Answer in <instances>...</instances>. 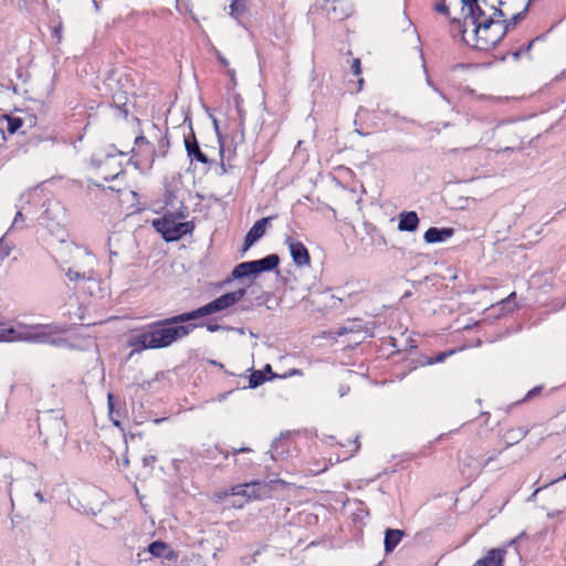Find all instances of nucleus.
<instances>
[{
	"label": "nucleus",
	"mask_w": 566,
	"mask_h": 566,
	"mask_svg": "<svg viewBox=\"0 0 566 566\" xmlns=\"http://www.w3.org/2000/svg\"><path fill=\"white\" fill-rule=\"evenodd\" d=\"M192 321L189 312L156 321L138 334L137 344L146 349L166 348L188 336L195 328L202 326V324L191 323Z\"/></svg>",
	"instance_id": "f257e3e1"
},
{
	"label": "nucleus",
	"mask_w": 566,
	"mask_h": 566,
	"mask_svg": "<svg viewBox=\"0 0 566 566\" xmlns=\"http://www.w3.org/2000/svg\"><path fill=\"white\" fill-rule=\"evenodd\" d=\"M188 217V208L180 202L179 208L175 211L167 210V212L158 219L153 220L154 229L161 234L166 242H175L180 240L186 234H191L195 230L192 221H185Z\"/></svg>",
	"instance_id": "f03ea898"
},
{
	"label": "nucleus",
	"mask_w": 566,
	"mask_h": 566,
	"mask_svg": "<svg viewBox=\"0 0 566 566\" xmlns=\"http://www.w3.org/2000/svg\"><path fill=\"white\" fill-rule=\"evenodd\" d=\"M505 36V29L502 23L493 17L482 20V23L475 24L472 29V48L480 51L493 49Z\"/></svg>",
	"instance_id": "7ed1b4c3"
},
{
	"label": "nucleus",
	"mask_w": 566,
	"mask_h": 566,
	"mask_svg": "<svg viewBox=\"0 0 566 566\" xmlns=\"http://www.w3.org/2000/svg\"><path fill=\"white\" fill-rule=\"evenodd\" d=\"M45 207L40 217V223L59 241L63 242L66 238V210L63 205L54 199L46 200Z\"/></svg>",
	"instance_id": "20e7f679"
},
{
	"label": "nucleus",
	"mask_w": 566,
	"mask_h": 566,
	"mask_svg": "<svg viewBox=\"0 0 566 566\" xmlns=\"http://www.w3.org/2000/svg\"><path fill=\"white\" fill-rule=\"evenodd\" d=\"M39 432L43 437V442L62 443L66 436V423L61 416L53 411L44 412L38 419Z\"/></svg>",
	"instance_id": "39448f33"
},
{
	"label": "nucleus",
	"mask_w": 566,
	"mask_h": 566,
	"mask_svg": "<svg viewBox=\"0 0 566 566\" xmlns=\"http://www.w3.org/2000/svg\"><path fill=\"white\" fill-rule=\"evenodd\" d=\"M279 263L280 258L274 253L259 260L241 262L233 268L231 279L241 280L247 276H256L262 272L276 269Z\"/></svg>",
	"instance_id": "423d86ee"
},
{
	"label": "nucleus",
	"mask_w": 566,
	"mask_h": 566,
	"mask_svg": "<svg viewBox=\"0 0 566 566\" xmlns=\"http://www.w3.org/2000/svg\"><path fill=\"white\" fill-rule=\"evenodd\" d=\"M247 293L245 289H239L233 292L226 293L216 300L207 303L203 306H200L193 311H190V315L193 321H197L201 317L228 310L229 307L237 304L239 301H241Z\"/></svg>",
	"instance_id": "0eeeda50"
},
{
	"label": "nucleus",
	"mask_w": 566,
	"mask_h": 566,
	"mask_svg": "<svg viewBox=\"0 0 566 566\" xmlns=\"http://www.w3.org/2000/svg\"><path fill=\"white\" fill-rule=\"evenodd\" d=\"M111 260L113 258L129 259L136 250V240L129 232H114L108 237Z\"/></svg>",
	"instance_id": "6e6552de"
},
{
	"label": "nucleus",
	"mask_w": 566,
	"mask_h": 566,
	"mask_svg": "<svg viewBox=\"0 0 566 566\" xmlns=\"http://www.w3.org/2000/svg\"><path fill=\"white\" fill-rule=\"evenodd\" d=\"M77 258H82V262H75L73 268L65 271V275L70 281H90L94 275V256L86 250L75 247Z\"/></svg>",
	"instance_id": "1a4fd4ad"
},
{
	"label": "nucleus",
	"mask_w": 566,
	"mask_h": 566,
	"mask_svg": "<svg viewBox=\"0 0 566 566\" xmlns=\"http://www.w3.org/2000/svg\"><path fill=\"white\" fill-rule=\"evenodd\" d=\"M62 332H64V329L56 325H35L24 331V334L8 338L11 340L48 344L52 334H60Z\"/></svg>",
	"instance_id": "9d476101"
},
{
	"label": "nucleus",
	"mask_w": 566,
	"mask_h": 566,
	"mask_svg": "<svg viewBox=\"0 0 566 566\" xmlns=\"http://www.w3.org/2000/svg\"><path fill=\"white\" fill-rule=\"evenodd\" d=\"M464 22L470 23L473 28L475 24L482 23L488 18L482 4L486 6V0H461Z\"/></svg>",
	"instance_id": "9b49d317"
},
{
	"label": "nucleus",
	"mask_w": 566,
	"mask_h": 566,
	"mask_svg": "<svg viewBox=\"0 0 566 566\" xmlns=\"http://www.w3.org/2000/svg\"><path fill=\"white\" fill-rule=\"evenodd\" d=\"M284 243L289 247L293 262L297 266L310 265L311 258L308 250L301 241H296L291 237H286Z\"/></svg>",
	"instance_id": "f8f14e48"
},
{
	"label": "nucleus",
	"mask_w": 566,
	"mask_h": 566,
	"mask_svg": "<svg viewBox=\"0 0 566 566\" xmlns=\"http://www.w3.org/2000/svg\"><path fill=\"white\" fill-rule=\"evenodd\" d=\"M185 148L191 161H198L205 165L211 163L208 156L201 150L192 129L188 136H185Z\"/></svg>",
	"instance_id": "ddd939ff"
},
{
	"label": "nucleus",
	"mask_w": 566,
	"mask_h": 566,
	"mask_svg": "<svg viewBox=\"0 0 566 566\" xmlns=\"http://www.w3.org/2000/svg\"><path fill=\"white\" fill-rule=\"evenodd\" d=\"M273 218L274 217L262 218L252 226V228L248 231L244 238L243 252L249 250L258 240H260L264 235L266 224Z\"/></svg>",
	"instance_id": "4468645a"
},
{
	"label": "nucleus",
	"mask_w": 566,
	"mask_h": 566,
	"mask_svg": "<svg viewBox=\"0 0 566 566\" xmlns=\"http://www.w3.org/2000/svg\"><path fill=\"white\" fill-rule=\"evenodd\" d=\"M266 486L261 482L254 481L251 483H244L240 485H235L231 488V495H243L249 499H259L261 497L260 491L265 489Z\"/></svg>",
	"instance_id": "2eb2a0df"
},
{
	"label": "nucleus",
	"mask_w": 566,
	"mask_h": 566,
	"mask_svg": "<svg viewBox=\"0 0 566 566\" xmlns=\"http://www.w3.org/2000/svg\"><path fill=\"white\" fill-rule=\"evenodd\" d=\"M147 551L154 556L166 560H176L178 554L165 542L155 541L148 545Z\"/></svg>",
	"instance_id": "dca6fc26"
},
{
	"label": "nucleus",
	"mask_w": 566,
	"mask_h": 566,
	"mask_svg": "<svg viewBox=\"0 0 566 566\" xmlns=\"http://www.w3.org/2000/svg\"><path fill=\"white\" fill-rule=\"evenodd\" d=\"M453 233H454V230L452 228L431 227L424 232L423 240L427 243L443 242L447 239L451 238L453 235Z\"/></svg>",
	"instance_id": "f3484780"
},
{
	"label": "nucleus",
	"mask_w": 566,
	"mask_h": 566,
	"mask_svg": "<svg viewBox=\"0 0 566 566\" xmlns=\"http://www.w3.org/2000/svg\"><path fill=\"white\" fill-rule=\"evenodd\" d=\"M419 217L415 211H403L399 214L398 230L413 232L419 227Z\"/></svg>",
	"instance_id": "a211bd4d"
},
{
	"label": "nucleus",
	"mask_w": 566,
	"mask_h": 566,
	"mask_svg": "<svg viewBox=\"0 0 566 566\" xmlns=\"http://www.w3.org/2000/svg\"><path fill=\"white\" fill-rule=\"evenodd\" d=\"M406 533L397 528H387L385 531L384 548L386 554H390L399 545Z\"/></svg>",
	"instance_id": "6ab92c4d"
},
{
	"label": "nucleus",
	"mask_w": 566,
	"mask_h": 566,
	"mask_svg": "<svg viewBox=\"0 0 566 566\" xmlns=\"http://www.w3.org/2000/svg\"><path fill=\"white\" fill-rule=\"evenodd\" d=\"M505 553L504 548H492L484 557L478 559L474 566H502Z\"/></svg>",
	"instance_id": "aec40b11"
},
{
	"label": "nucleus",
	"mask_w": 566,
	"mask_h": 566,
	"mask_svg": "<svg viewBox=\"0 0 566 566\" xmlns=\"http://www.w3.org/2000/svg\"><path fill=\"white\" fill-rule=\"evenodd\" d=\"M469 23H465L464 20L461 21L459 19H453L451 21L450 25V32L453 38L461 36V40L472 46V35L470 38L467 36V25Z\"/></svg>",
	"instance_id": "412c9836"
},
{
	"label": "nucleus",
	"mask_w": 566,
	"mask_h": 566,
	"mask_svg": "<svg viewBox=\"0 0 566 566\" xmlns=\"http://www.w3.org/2000/svg\"><path fill=\"white\" fill-rule=\"evenodd\" d=\"M530 10V2H526L523 10L513 14L510 19L497 20L502 23V29H505V35L507 32L515 28V25L523 20Z\"/></svg>",
	"instance_id": "4be33fe9"
},
{
	"label": "nucleus",
	"mask_w": 566,
	"mask_h": 566,
	"mask_svg": "<svg viewBox=\"0 0 566 566\" xmlns=\"http://www.w3.org/2000/svg\"><path fill=\"white\" fill-rule=\"evenodd\" d=\"M7 119V130L10 134H14L20 129L24 128L25 120L21 119V116H6Z\"/></svg>",
	"instance_id": "5701e85b"
},
{
	"label": "nucleus",
	"mask_w": 566,
	"mask_h": 566,
	"mask_svg": "<svg viewBox=\"0 0 566 566\" xmlns=\"http://www.w3.org/2000/svg\"><path fill=\"white\" fill-rule=\"evenodd\" d=\"M269 380L263 370H253L249 377V388H256Z\"/></svg>",
	"instance_id": "b1692460"
},
{
	"label": "nucleus",
	"mask_w": 566,
	"mask_h": 566,
	"mask_svg": "<svg viewBox=\"0 0 566 566\" xmlns=\"http://www.w3.org/2000/svg\"><path fill=\"white\" fill-rule=\"evenodd\" d=\"M526 434H527V430H524L522 428L507 431L505 434L506 439L509 440L507 447L518 442L520 440L525 438Z\"/></svg>",
	"instance_id": "393cba45"
},
{
	"label": "nucleus",
	"mask_w": 566,
	"mask_h": 566,
	"mask_svg": "<svg viewBox=\"0 0 566 566\" xmlns=\"http://www.w3.org/2000/svg\"><path fill=\"white\" fill-rule=\"evenodd\" d=\"M455 352H457L455 349L441 352L437 356L428 357L426 359V361L422 363V365H433V364L443 363L449 356L453 355Z\"/></svg>",
	"instance_id": "a878e982"
},
{
	"label": "nucleus",
	"mask_w": 566,
	"mask_h": 566,
	"mask_svg": "<svg viewBox=\"0 0 566 566\" xmlns=\"http://www.w3.org/2000/svg\"><path fill=\"white\" fill-rule=\"evenodd\" d=\"M48 344L55 346V347H63V348L71 347L69 340L66 338L57 336V334H52Z\"/></svg>",
	"instance_id": "bb28decb"
},
{
	"label": "nucleus",
	"mask_w": 566,
	"mask_h": 566,
	"mask_svg": "<svg viewBox=\"0 0 566 566\" xmlns=\"http://www.w3.org/2000/svg\"><path fill=\"white\" fill-rule=\"evenodd\" d=\"M13 244L8 242L4 237L0 239V259L3 260L10 255Z\"/></svg>",
	"instance_id": "cd10ccee"
},
{
	"label": "nucleus",
	"mask_w": 566,
	"mask_h": 566,
	"mask_svg": "<svg viewBox=\"0 0 566 566\" xmlns=\"http://www.w3.org/2000/svg\"><path fill=\"white\" fill-rule=\"evenodd\" d=\"M230 14L233 17H239L244 12V3L242 0H233L229 6Z\"/></svg>",
	"instance_id": "c85d7f7f"
},
{
	"label": "nucleus",
	"mask_w": 566,
	"mask_h": 566,
	"mask_svg": "<svg viewBox=\"0 0 566 566\" xmlns=\"http://www.w3.org/2000/svg\"><path fill=\"white\" fill-rule=\"evenodd\" d=\"M169 147H170V142H169L168 135L166 133L165 136H163L159 140V145H158L159 156L165 157Z\"/></svg>",
	"instance_id": "c756f323"
},
{
	"label": "nucleus",
	"mask_w": 566,
	"mask_h": 566,
	"mask_svg": "<svg viewBox=\"0 0 566 566\" xmlns=\"http://www.w3.org/2000/svg\"><path fill=\"white\" fill-rule=\"evenodd\" d=\"M19 334H24V332H18L15 331L14 328H7V329H3L0 334V340H4V342H12L11 339H9L8 337H11V336H18Z\"/></svg>",
	"instance_id": "7c9ffc66"
},
{
	"label": "nucleus",
	"mask_w": 566,
	"mask_h": 566,
	"mask_svg": "<svg viewBox=\"0 0 566 566\" xmlns=\"http://www.w3.org/2000/svg\"><path fill=\"white\" fill-rule=\"evenodd\" d=\"M23 222H24V218H23L22 211L19 210L15 213V217L12 221L11 229H22L24 227Z\"/></svg>",
	"instance_id": "2f4dec72"
},
{
	"label": "nucleus",
	"mask_w": 566,
	"mask_h": 566,
	"mask_svg": "<svg viewBox=\"0 0 566 566\" xmlns=\"http://www.w3.org/2000/svg\"><path fill=\"white\" fill-rule=\"evenodd\" d=\"M237 111H238V115H239V126H240V129H241V134L243 135L244 134V116H245V113L244 111L242 109L240 103L237 101Z\"/></svg>",
	"instance_id": "473e14b6"
},
{
	"label": "nucleus",
	"mask_w": 566,
	"mask_h": 566,
	"mask_svg": "<svg viewBox=\"0 0 566 566\" xmlns=\"http://www.w3.org/2000/svg\"><path fill=\"white\" fill-rule=\"evenodd\" d=\"M350 71L354 75H360L361 73V64L359 59H354L350 64Z\"/></svg>",
	"instance_id": "72a5a7b5"
},
{
	"label": "nucleus",
	"mask_w": 566,
	"mask_h": 566,
	"mask_svg": "<svg viewBox=\"0 0 566 566\" xmlns=\"http://www.w3.org/2000/svg\"><path fill=\"white\" fill-rule=\"evenodd\" d=\"M543 390V386H536L534 387L533 389H531L526 396H525V400H530V399H533L535 398L536 396H538Z\"/></svg>",
	"instance_id": "f704fd0d"
},
{
	"label": "nucleus",
	"mask_w": 566,
	"mask_h": 566,
	"mask_svg": "<svg viewBox=\"0 0 566 566\" xmlns=\"http://www.w3.org/2000/svg\"><path fill=\"white\" fill-rule=\"evenodd\" d=\"M21 119L25 120L24 128H31L36 124V117L33 115L25 114L24 116H21Z\"/></svg>",
	"instance_id": "c9c22d12"
},
{
	"label": "nucleus",
	"mask_w": 566,
	"mask_h": 566,
	"mask_svg": "<svg viewBox=\"0 0 566 566\" xmlns=\"http://www.w3.org/2000/svg\"><path fill=\"white\" fill-rule=\"evenodd\" d=\"M492 14L489 17H493L495 20H501L500 18L505 17L504 11L500 7L491 6Z\"/></svg>",
	"instance_id": "e433bc0d"
},
{
	"label": "nucleus",
	"mask_w": 566,
	"mask_h": 566,
	"mask_svg": "<svg viewBox=\"0 0 566 566\" xmlns=\"http://www.w3.org/2000/svg\"><path fill=\"white\" fill-rule=\"evenodd\" d=\"M213 125H214V129H216V133H217V136H218V140L220 143V154L222 155L223 154V136L221 135V133L219 130V126H218V120L217 119H213Z\"/></svg>",
	"instance_id": "4c0bfd02"
},
{
	"label": "nucleus",
	"mask_w": 566,
	"mask_h": 566,
	"mask_svg": "<svg viewBox=\"0 0 566 566\" xmlns=\"http://www.w3.org/2000/svg\"><path fill=\"white\" fill-rule=\"evenodd\" d=\"M436 11L442 14H449V7L444 1L436 4Z\"/></svg>",
	"instance_id": "58836bf2"
},
{
	"label": "nucleus",
	"mask_w": 566,
	"mask_h": 566,
	"mask_svg": "<svg viewBox=\"0 0 566 566\" xmlns=\"http://www.w3.org/2000/svg\"><path fill=\"white\" fill-rule=\"evenodd\" d=\"M157 461V458L156 455H153V454H149V455H145L143 458V463L145 467H153V464Z\"/></svg>",
	"instance_id": "ea45409f"
},
{
	"label": "nucleus",
	"mask_w": 566,
	"mask_h": 566,
	"mask_svg": "<svg viewBox=\"0 0 566 566\" xmlns=\"http://www.w3.org/2000/svg\"><path fill=\"white\" fill-rule=\"evenodd\" d=\"M356 329V326H343L339 328L338 331V335H344V334H347V333H352Z\"/></svg>",
	"instance_id": "a19ab883"
},
{
	"label": "nucleus",
	"mask_w": 566,
	"mask_h": 566,
	"mask_svg": "<svg viewBox=\"0 0 566 566\" xmlns=\"http://www.w3.org/2000/svg\"><path fill=\"white\" fill-rule=\"evenodd\" d=\"M149 145V142L147 140V138L143 135H139L135 138V145Z\"/></svg>",
	"instance_id": "79ce46f5"
},
{
	"label": "nucleus",
	"mask_w": 566,
	"mask_h": 566,
	"mask_svg": "<svg viewBox=\"0 0 566 566\" xmlns=\"http://www.w3.org/2000/svg\"><path fill=\"white\" fill-rule=\"evenodd\" d=\"M263 371L264 375L270 374V376H268L269 379H273L276 377V375L272 371V367L269 364L264 367Z\"/></svg>",
	"instance_id": "37998d69"
},
{
	"label": "nucleus",
	"mask_w": 566,
	"mask_h": 566,
	"mask_svg": "<svg viewBox=\"0 0 566 566\" xmlns=\"http://www.w3.org/2000/svg\"><path fill=\"white\" fill-rule=\"evenodd\" d=\"M221 328H223V327H222L221 325H219V324H208V325H207V329H208L209 332H211V333H212V332H217V331H219V329H221Z\"/></svg>",
	"instance_id": "c03bdc74"
},
{
	"label": "nucleus",
	"mask_w": 566,
	"mask_h": 566,
	"mask_svg": "<svg viewBox=\"0 0 566 566\" xmlns=\"http://www.w3.org/2000/svg\"><path fill=\"white\" fill-rule=\"evenodd\" d=\"M537 39H538V38H536V39H534V40L530 41V42H528L524 48H522V49H521V50H522V52H523V53H528V52L531 51V49H532V46H533L534 42H535Z\"/></svg>",
	"instance_id": "a18cd8bd"
},
{
	"label": "nucleus",
	"mask_w": 566,
	"mask_h": 566,
	"mask_svg": "<svg viewBox=\"0 0 566 566\" xmlns=\"http://www.w3.org/2000/svg\"><path fill=\"white\" fill-rule=\"evenodd\" d=\"M252 450L250 448H239V449H235L233 448L231 453L233 455L238 454V453H241V452H251Z\"/></svg>",
	"instance_id": "49530a36"
},
{
	"label": "nucleus",
	"mask_w": 566,
	"mask_h": 566,
	"mask_svg": "<svg viewBox=\"0 0 566 566\" xmlns=\"http://www.w3.org/2000/svg\"><path fill=\"white\" fill-rule=\"evenodd\" d=\"M276 449H277V440H275L272 446H271V457L273 460H275V452H276Z\"/></svg>",
	"instance_id": "de8ad7c7"
},
{
	"label": "nucleus",
	"mask_w": 566,
	"mask_h": 566,
	"mask_svg": "<svg viewBox=\"0 0 566 566\" xmlns=\"http://www.w3.org/2000/svg\"><path fill=\"white\" fill-rule=\"evenodd\" d=\"M218 61L220 62V64H221V65H223L224 67H228L229 62H228V60H227L224 56H222L221 54H218Z\"/></svg>",
	"instance_id": "09e8293b"
},
{
	"label": "nucleus",
	"mask_w": 566,
	"mask_h": 566,
	"mask_svg": "<svg viewBox=\"0 0 566 566\" xmlns=\"http://www.w3.org/2000/svg\"><path fill=\"white\" fill-rule=\"evenodd\" d=\"M34 496L38 499L40 503H44L46 501L40 491L35 492Z\"/></svg>",
	"instance_id": "8fccbe9b"
},
{
	"label": "nucleus",
	"mask_w": 566,
	"mask_h": 566,
	"mask_svg": "<svg viewBox=\"0 0 566 566\" xmlns=\"http://www.w3.org/2000/svg\"><path fill=\"white\" fill-rule=\"evenodd\" d=\"M227 72H228V75L230 76L231 81L233 83H235V71L233 69H229Z\"/></svg>",
	"instance_id": "3c124183"
},
{
	"label": "nucleus",
	"mask_w": 566,
	"mask_h": 566,
	"mask_svg": "<svg viewBox=\"0 0 566 566\" xmlns=\"http://www.w3.org/2000/svg\"><path fill=\"white\" fill-rule=\"evenodd\" d=\"M547 485H548V484H546V485H544V486H542V488H537V489L533 492V494L528 497V501H533V500L535 499L536 494H537L542 489L546 488Z\"/></svg>",
	"instance_id": "603ef678"
},
{
	"label": "nucleus",
	"mask_w": 566,
	"mask_h": 566,
	"mask_svg": "<svg viewBox=\"0 0 566 566\" xmlns=\"http://www.w3.org/2000/svg\"><path fill=\"white\" fill-rule=\"evenodd\" d=\"M515 297H516V293H515V292H512V293L507 296V298H505L503 302H504V303H506V304H510V302H511L512 300H514Z\"/></svg>",
	"instance_id": "864d4df0"
},
{
	"label": "nucleus",
	"mask_w": 566,
	"mask_h": 566,
	"mask_svg": "<svg viewBox=\"0 0 566 566\" xmlns=\"http://www.w3.org/2000/svg\"><path fill=\"white\" fill-rule=\"evenodd\" d=\"M523 536H525L524 532H522L516 538L512 539L509 545H515V543Z\"/></svg>",
	"instance_id": "5fc2aeb1"
},
{
	"label": "nucleus",
	"mask_w": 566,
	"mask_h": 566,
	"mask_svg": "<svg viewBox=\"0 0 566 566\" xmlns=\"http://www.w3.org/2000/svg\"><path fill=\"white\" fill-rule=\"evenodd\" d=\"M522 53H523V52H522V50L520 49V50H517V51L513 52V53H512V55H513V57H514L515 60H518Z\"/></svg>",
	"instance_id": "6e6d98bb"
},
{
	"label": "nucleus",
	"mask_w": 566,
	"mask_h": 566,
	"mask_svg": "<svg viewBox=\"0 0 566 566\" xmlns=\"http://www.w3.org/2000/svg\"><path fill=\"white\" fill-rule=\"evenodd\" d=\"M112 399H113V396L109 394V395H108V407H109V412H111V413H112V410H113Z\"/></svg>",
	"instance_id": "4d7b16f0"
},
{
	"label": "nucleus",
	"mask_w": 566,
	"mask_h": 566,
	"mask_svg": "<svg viewBox=\"0 0 566 566\" xmlns=\"http://www.w3.org/2000/svg\"><path fill=\"white\" fill-rule=\"evenodd\" d=\"M564 479H566V472L560 478H557V479L551 481L548 484H553V483H555L557 481H560V480H564Z\"/></svg>",
	"instance_id": "13d9d810"
},
{
	"label": "nucleus",
	"mask_w": 566,
	"mask_h": 566,
	"mask_svg": "<svg viewBox=\"0 0 566 566\" xmlns=\"http://www.w3.org/2000/svg\"><path fill=\"white\" fill-rule=\"evenodd\" d=\"M354 444H355L354 452H357V451H358V449H359L358 438H356V439H355Z\"/></svg>",
	"instance_id": "bf43d9fd"
},
{
	"label": "nucleus",
	"mask_w": 566,
	"mask_h": 566,
	"mask_svg": "<svg viewBox=\"0 0 566 566\" xmlns=\"http://www.w3.org/2000/svg\"><path fill=\"white\" fill-rule=\"evenodd\" d=\"M3 140H4V133H3V129L0 128V145L2 144Z\"/></svg>",
	"instance_id": "052dcab7"
},
{
	"label": "nucleus",
	"mask_w": 566,
	"mask_h": 566,
	"mask_svg": "<svg viewBox=\"0 0 566 566\" xmlns=\"http://www.w3.org/2000/svg\"><path fill=\"white\" fill-rule=\"evenodd\" d=\"M355 132L361 136H366L367 134L366 133H363L361 130H359L358 128L355 129Z\"/></svg>",
	"instance_id": "680f3d73"
},
{
	"label": "nucleus",
	"mask_w": 566,
	"mask_h": 566,
	"mask_svg": "<svg viewBox=\"0 0 566 566\" xmlns=\"http://www.w3.org/2000/svg\"><path fill=\"white\" fill-rule=\"evenodd\" d=\"M363 83H364V80L360 77V78L358 80L359 90H361V87H363Z\"/></svg>",
	"instance_id": "e2e57ef3"
},
{
	"label": "nucleus",
	"mask_w": 566,
	"mask_h": 566,
	"mask_svg": "<svg viewBox=\"0 0 566 566\" xmlns=\"http://www.w3.org/2000/svg\"><path fill=\"white\" fill-rule=\"evenodd\" d=\"M492 460H494V457H490V458H488V459L485 460L484 465H486V464H488L489 462H491Z\"/></svg>",
	"instance_id": "0e129e2a"
},
{
	"label": "nucleus",
	"mask_w": 566,
	"mask_h": 566,
	"mask_svg": "<svg viewBox=\"0 0 566 566\" xmlns=\"http://www.w3.org/2000/svg\"><path fill=\"white\" fill-rule=\"evenodd\" d=\"M260 554H261V553H260V551H258V552H255V553H254V555H253V559H254V562H256V556H259Z\"/></svg>",
	"instance_id": "69168bd1"
},
{
	"label": "nucleus",
	"mask_w": 566,
	"mask_h": 566,
	"mask_svg": "<svg viewBox=\"0 0 566 566\" xmlns=\"http://www.w3.org/2000/svg\"><path fill=\"white\" fill-rule=\"evenodd\" d=\"M348 389H349V388L342 389V390H340V396H344Z\"/></svg>",
	"instance_id": "338daca9"
},
{
	"label": "nucleus",
	"mask_w": 566,
	"mask_h": 566,
	"mask_svg": "<svg viewBox=\"0 0 566 566\" xmlns=\"http://www.w3.org/2000/svg\"><path fill=\"white\" fill-rule=\"evenodd\" d=\"M113 422L115 426H117V427L119 426V421L113 419Z\"/></svg>",
	"instance_id": "774afa93"
}]
</instances>
